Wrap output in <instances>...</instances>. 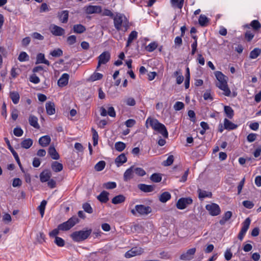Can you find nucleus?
Wrapping results in <instances>:
<instances>
[{
  "mask_svg": "<svg viewBox=\"0 0 261 261\" xmlns=\"http://www.w3.org/2000/svg\"><path fill=\"white\" fill-rule=\"evenodd\" d=\"M100 14L102 16H109L113 18L114 27L118 31L126 32L130 27L128 19L123 14L117 13L114 15L111 10L106 8L102 10Z\"/></svg>",
  "mask_w": 261,
  "mask_h": 261,
  "instance_id": "obj_1",
  "label": "nucleus"
},
{
  "mask_svg": "<svg viewBox=\"0 0 261 261\" xmlns=\"http://www.w3.org/2000/svg\"><path fill=\"white\" fill-rule=\"evenodd\" d=\"M149 123L151 128L161 134L165 138H168V132L164 124L160 123L156 119L148 117L146 121V127Z\"/></svg>",
  "mask_w": 261,
  "mask_h": 261,
  "instance_id": "obj_2",
  "label": "nucleus"
},
{
  "mask_svg": "<svg viewBox=\"0 0 261 261\" xmlns=\"http://www.w3.org/2000/svg\"><path fill=\"white\" fill-rule=\"evenodd\" d=\"M215 75L218 82L216 84V86L220 89L224 91V94L226 96L230 95L231 91L228 87L227 77L221 71H215Z\"/></svg>",
  "mask_w": 261,
  "mask_h": 261,
  "instance_id": "obj_3",
  "label": "nucleus"
},
{
  "mask_svg": "<svg viewBox=\"0 0 261 261\" xmlns=\"http://www.w3.org/2000/svg\"><path fill=\"white\" fill-rule=\"evenodd\" d=\"M92 231V229L86 228L85 230L74 231L70 234V237L74 242H80L88 238Z\"/></svg>",
  "mask_w": 261,
  "mask_h": 261,
  "instance_id": "obj_4",
  "label": "nucleus"
},
{
  "mask_svg": "<svg viewBox=\"0 0 261 261\" xmlns=\"http://www.w3.org/2000/svg\"><path fill=\"white\" fill-rule=\"evenodd\" d=\"M79 222V219L76 216H72L67 221L59 224L58 228L61 231H67Z\"/></svg>",
  "mask_w": 261,
  "mask_h": 261,
  "instance_id": "obj_5",
  "label": "nucleus"
},
{
  "mask_svg": "<svg viewBox=\"0 0 261 261\" xmlns=\"http://www.w3.org/2000/svg\"><path fill=\"white\" fill-rule=\"evenodd\" d=\"M152 211L151 208L149 206L143 204H138L135 206V209L131 210V213L134 215H136L137 213L140 215H147Z\"/></svg>",
  "mask_w": 261,
  "mask_h": 261,
  "instance_id": "obj_6",
  "label": "nucleus"
},
{
  "mask_svg": "<svg viewBox=\"0 0 261 261\" xmlns=\"http://www.w3.org/2000/svg\"><path fill=\"white\" fill-rule=\"evenodd\" d=\"M192 203L193 200L191 197H182L177 200L176 206L178 210H181L186 208L188 205Z\"/></svg>",
  "mask_w": 261,
  "mask_h": 261,
  "instance_id": "obj_7",
  "label": "nucleus"
},
{
  "mask_svg": "<svg viewBox=\"0 0 261 261\" xmlns=\"http://www.w3.org/2000/svg\"><path fill=\"white\" fill-rule=\"evenodd\" d=\"M251 219L249 218H246L244 221L242 223V226L240 231L238 238L240 241H242L244 236H245L249 227L250 225Z\"/></svg>",
  "mask_w": 261,
  "mask_h": 261,
  "instance_id": "obj_8",
  "label": "nucleus"
},
{
  "mask_svg": "<svg viewBox=\"0 0 261 261\" xmlns=\"http://www.w3.org/2000/svg\"><path fill=\"white\" fill-rule=\"evenodd\" d=\"M205 208L209 212V214L212 216H218L221 213L220 206L218 204L215 203L206 205Z\"/></svg>",
  "mask_w": 261,
  "mask_h": 261,
  "instance_id": "obj_9",
  "label": "nucleus"
},
{
  "mask_svg": "<svg viewBox=\"0 0 261 261\" xmlns=\"http://www.w3.org/2000/svg\"><path fill=\"white\" fill-rule=\"evenodd\" d=\"M84 10L86 14H100L102 12L100 6L88 5L84 7Z\"/></svg>",
  "mask_w": 261,
  "mask_h": 261,
  "instance_id": "obj_10",
  "label": "nucleus"
},
{
  "mask_svg": "<svg viewBox=\"0 0 261 261\" xmlns=\"http://www.w3.org/2000/svg\"><path fill=\"white\" fill-rule=\"evenodd\" d=\"M144 249L140 247H134L132 248L130 250L127 251L125 253V257L126 258H130L137 255H140L143 254Z\"/></svg>",
  "mask_w": 261,
  "mask_h": 261,
  "instance_id": "obj_11",
  "label": "nucleus"
},
{
  "mask_svg": "<svg viewBox=\"0 0 261 261\" xmlns=\"http://www.w3.org/2000/svg\"><path fill=\"white\" fill-rule=\"evenodd\" d=\"M111 55L110 53L106 51L101 54L98 57V65L97 69H98L101 64H106L110 60Z\"/></svg>",
  "mask_w": 261,
  "mask_h": 261,
  "instance_id": "obj_12",
  "label": "nucleus"
},
{
  "mask_svg": "<svg viewBox=\"0 0 261 261\" xmlns=\"http://www.w3.org/2000/svg\"><path fill=\"white\" fill-rule=\"evenodd\" d=\"M49 29L51 33L56 36H61L65 33V30L63 28L54 24H51Z\"/></svg>",
  "mask_w": 261,
  "mask_h": 261,
  "instance_id": "obj_13",
  "label": "nucleus"
},
{
  "mask_svg": "<svg viewBox=\"0 0 261 261\" xmlns=\"http://www.w3.org/2000/svg\"><path fill=\"white\" fill-rule=\"evenodd\" d=\"M196 252V248H193L188 249L186 252L182 253L180 256V259L184 260H190L193 258V256Z\"/></svg>",
  "mask_w": 261,
  "mask_h": 261,
  "instance_id": "obj_14",
  "label": "nucleus"
},
{
  "mask_svg": "<svg viewBox=\"0 0 261 261\" xmlns=\"http://www.w3.org/2000/svg\"><path fill=\"white\" fill-rule=\"evenodd\" d=\"M134 166H132L126 170L123 174V180L128 181L134 177Z\"/></svg>",
  "mask_w": 261,
  "mask_h": 261,
  "instance_id": "obj_15",
  "label": "nucleus"
},
{
  "mask_svg": "<svg viewBox=\"0 0 261 261\" xmlns=\"http://www.w3.org/2000/svg\"><path fill=\"white\" fill-rule=\"evenodd\" d=\"M69 79V75L68 73H63L58 81V86L61 87L66 86L68 83Z\"/></svg>",
  "mask_w": 261,
  "mask_h": 261,
  "instance_id": "obj_16",
  "label": "nucleus"
},
{
  "mask_svg": "<svg viewBox=\"0 0 261 261\" xmlns=\"http://www.w3.org/2000/svg\"><path fill=\"white\" fill-rule=\"evenodd\" d=\"M51 176V172L48 170L43 171L40 174V180L41 182H47L50 178Z\"/></svg>",
  "mask_w": 261,
  "mask_h": 261,
  "instance_id": "obj_17",
  "label": "nucleus"
},
{
  "mask_svg": "<svg viewBox=\"0 0 261 261\" xmlns=\"http://www.w3.org/2000/svg\"><path fill=\"white\" fill-rule=\"evenodd\" d=\"M51 139L49 136L45 135L39 139V144L43 147L47 146L50 143Z\"/></svg>",
  "mask_w": 261,
  "mask_h": 261,
  "instance_id": "obj_18",
  "label": "nucleus"
},
{
  "mask_svg": "<svg viewBox=\"0 0 261 261\" xmlns=\"http://www.w3.org/2000/svg\"><path fill=\"white\" fill-rule=\"evenodd\" d=\"M69 12L67 10H64L58 12V17L62 23H66L68 21Z\"/></svg>",
  "mask_w": 261,
  "mask_h": 261,
  "instance_id": "obj_19",
  "label": "nucleus"
},
{
  "mask_svg": "<svg viewBox=\"0 0 261 261\" xmlns=\"http://www.w3.org/2000/svg\"><path fill=\"white\" fill-rule=\"evenodd\" d=\"M245 27L249 29L251 27L254 31H256L261 28V24L258 20H253L249 24H246Z\"/></svg>",
  "mask_w": 261,
  "mask_h": 261,
  "instance_id": "obj_20",
  "label": "nucleus"
},
{
  "mask_svg": "<svg viewBox=\"0 0 261 261\" xmlns=\"http://www.w3.org/2000/svg\"><path fill=\"white\" fill-rule=\"evenodd\" d=\"M46 113L49 115H53L55 113L56 110L55 104L51 101H48L45 104Z\"/></svg>",
  "mask_w": 261,
  "mask_h": 261,
  "instance_id": "obj_21",
  "label": "nucleus"
},
{
  "mask_svg": "<svg viewBox=\"0 0 261 261\" xmlns=\"http://www.w3.org/2000/svg\"><path fill=\"white\" fill-rule=\"evenodd\" d=\"M109 194L108 192L103 191L97 196V198L100 202L106 203L109 201Z\"/></svg>",
  "mask_w": 261,
  "mask_h": 261,
  "instance_id": "obj_22",
  "label": "nucleus"
},
{
  "mask_svg": "<svg viewBox=\"0 0 261 261\" xmlns=\"http://www.w3.org/2000/svg\"><path fill=\"white\" fill-rule=\"evenodd\" d=\"M238 127V125L229 121L227 118L224 119V128L227 130H233Z\"/></svg>",
  "mask_w": 261,
  "mask_h": 261,
  "instance_id": "obj_23",
  "label": "nucleus"
},
{
  "mask_svg": "<svg viewBox=\"0 0 261 261\" xmlns=\"http://www.w3.org/2000/svg\"><path fill=\"white\" fill-rule=\"evenodd\" d=\"M138 188L142 191L146 193L151 192L154 190V186L144 184H140L138 185Z\"/></svg>",
  "mask_w": 261,
  "mask_h": 261,
  "instance_id": "obj_24",
  "label": "nucleus"
},
{
  "mask_svg": "<svg viewBox=\"0 0 261 261\" xmlns=\"http://www.w3.org/2000/svg\"><path fill=\"white\" fill-rule=\"evenodd\" d=\"M48 154L51 156L53 160H58L60 158V155L54 146H50L48 150Z\"/></svg>",
  "mask_w": 261,
  "mask_h": 261,
  "instance_id": "obj_25",
  "label": "nucleus"
},
{
  "mask_svg": "<svg viewBox=\"0 0 261 261\" xmlns=\"http://www.w3.org/2000/svg\"><path fill=\"white\" fill-rule=\"evenodd\" d=\"M127 158L124 153H122L118 155L115 159V163L117 167H119L123 164L126 163Z\"/></svg>",
  "mask_w": 261,
  "mask_h": 261,
  "instance_id": "obj_26",
  "label": "nucleus"
},
{
  "mask_svg": "<svg viewBox=\"0 0 261 261\" xmlns=\"http://www.w3.org/2000/svg\"><path fill=\"white\" fill-rule=\"evenodd\" d=\"M51 168L54 172H59L63 170V166L62 164L57 161H54L51 163Z\"/></svg>",
  "mask_w": 261,
  "mask_h": 261,
  "instance_id": "obj_27",
  "label": "nucleus"
},
{
  "mask_svg": "<svg viewBox=\"0 0 261 261\" xmlns=\"http://www.w3.org/2000/svg\"><path fill=\"white\" fill-rule=\"evenodd\" d=\"M224 112L226 116L230 119H231L234 115V111L232 108L229 106H225L224 107Z\"/></svg>",
  "mask_w": 261,
  "mask_h": 261,
  "instance_id": "obj_28",
  "label": "nucleus"
},
{
  "mask_svg": "<svg viewBox=\"0 0 261 261\" xmlns=\"http://www.w3.org/2000/svg\"><path fill=\"white\" fill-rule=\"evenodd\" d=\"M43 63L47 66L50 65L49 62L45 59L44 55L42 53H39L37 55L36 64Z\"/></svg>",
  "mask_w": 261,
  "mask_h": 261,
  "instance_id": "obj_29",
  "label": "nucleus"
},
{
  "mask_svg": "<svg viewBox=\"0 0 261 261\" xmlns=\"http://www.w3.org/2000/svg\"><path fill=\"white\" fill-rule=\"evenodd\" d=\"M29 122L30 124L35 128H39L40 126L38 123V118L36 116L31 115L29 118Z\"/></svg>",
  "mask_w": 261,
  "mask_h": 261,
  "instance_id": "obj_30",
  "label": "nucleus"
},
{
  "mask_svg": "<svg viewBox=\"0 0 261 261\" xmlns=\"http://www.w3.org/2000/svg\"><path fill=\"white\" fill-rule=\"evenodd\" d=\"M86 30V27L81 24H74L73 26V32L76 34H82Z\"/></svg>",
  "mask_w": 261,
  "mask_h": 261,
  "instance_id": "obj_31",
  "label": "nucleus"
},
{
  "mask_svg": "<svg viewBox=\"0 0 261 261\" xmlns=\"http://www.w3.org/2000/svg\"><path fill=\"white\" fill-rule=\"evenodd\" d=\"M138 37V32L136 31H133L128 35V39L126 42V46L128 47L132 43V42L136 39Z\"/></svg>",
  "mask_w": 261,
  "mask_h": 261,
  "instance_id": "obj_32",
  "label": "nucleus"
},
{
  "mask_svg": "<svg viewBox=\"0 0 261 261\" xmlns=\"http://www.w3.org/2000/svg\"><path fill=\"white\" fill-rule=\"evenodd\" d=\"M126 199L125 197L121 194L118 195L117 196H115L112 199V203L114 204H120L125 201Z\"/></svg>",
  "mask_w": 261,
  "mask_h": 261,
  "instance_id": "obj_33",
  "label": "nucleus"
},
{
  "mask_svg": "<svg viewBox=\"0 0 261 261\" xmlns=\"http://www.w3.org/2000/svg\"><path fill=\"white\" fill-rule=\"evenodd\" d=\"M171 198V194L168 192L162 193L159 196V200L162 203H165Z\"/></svg>",
  "mask_w": 261,
  "mask_h": 261,
  "instance_id": "obj_34",
  "label": "nucleus"
},
{
  "mask_svg": "<svg viewBox=\"0 0 261 261\" xmlns=\"http://www.w3.org/2000/svg\"><path fill=\"white\" fill-rule=\"evenodd\" d=\"M33 141L30 139H25L21 142V146L23 148L29 149L33 145Z\"/></svg>",
  "mask_w": 261,
  "mask_h": 261,
  "instance_id": "obj_35",
  "label": "nucleus"
},
{
  "mask_svg": "<svg viewBox=\"0 0 261 261\" xmlns=\"http://www.w3.org/2000/svg\"><path fill=\"white\" fill-rule=\"evenodd\" d=\"M10 97L12 99L13 103L17 104L19 102L20 96L17 92L13 91L10 93Z\"/></svg>",
  "mask_w": 261,
  "mask_h": 261,
  "instance_id": "obj_36",
  "label": "nucleus"
},
{
  "mask_svg": "<svg viewBox=\"0 0 261 261\" xmlns=\"http://www.w3.org/2000/svg\"><path fill=\"white\" fill-rule=\"evenodd\" d=\"M209 20L204 15L201 14L198 19V22L200 26L205 27L207 25Z\"/></svg>",
  "mask_w": 261,
  "mask_h": 261,
  "instance_id": "obj_37",
  "label": "nucleus"
},
{
  "mask_svg": "<svg viewBox=\"0 0 261 261\" xmlns=\"http://www.w3.org/2000/svg\"><path fill=\"white\" fill-rule=\"evenodd\" d=\"M184 0H171L172 6L174 8L181 9L184 5Z\"/></svg>",
  "mask_w": 261,
  "mask_h": 261,
  "instance_id": "obj_38",
  "label": "nucleus"
},
{
  "mask_svg": "<svg viewBox=\"0 0 261 261\" xmlns=\"http://www.w3.org/2000/svg\"><path fill=\"white\" fill-rule=\"evenodd\" d=\"M174 76L176 78V81L178 85H180L182 83L184 76L182 75L180 70L175 71L174 72Z\"/></svg>",
  "mask_w": 261,
  "mask_h": 261,
  "instance_id": "obj_39",
  "label": "nucleus"
},
{
  "mask_svg": "<svg viewBox=\"0 0 261 261\" xmlns=\"http://www.w3.org/2000/svg\"><path fill=\"white\" fill-rule=\"evenodd\" d=\"M261 53V49L259 48H255L250 53L249 58L252 59L257 58Z\"/></svg>",
  "mask_w": 261,
  "mask_h": 261,
  "instance_id": "obj_40",
  "label": "nucleus"
},
{
  "mask_svg": "<svg viewBox=\"0 0 261 261\" xmlns=\"http://www.w3.org/2000/svg\"><path fill=\"white\" fill-rule=\"evenodd\" d=\"M158 43L156 42L153 41L150 43L147 46L145 47V48L146 51L151 53L153 51L158 47Z\"/></svg>",
  "mask_w": 261,
  "mask_h": 261,
  "instance_id": "obj_41",
  "label": "nucleus"
},
{
  "mask_svg": "<svg viewBox=\"0 0 261 261\" xmlns=\"http://www.w3.org/2000/svg\"><path fill=\"white\" fill-rule=\"evenodd\" d=\"M198 197L200 199H203L206 197L211 198L212 197V193L211 192H207L206 191L199 190Z\"/></svg>",
  "mask_w": 261,
  "mask_h": 261,
  "instance_id": "obj_42",
  "label": "nucleus"
},
{
  "mask_svg": "<svg viewBox=\"0 0 261 261\" xmlns=\"http://www.w3.org/2000/svg\"><path fill=\"white\" fill-rule=\"evenodd\" d=\"M102 187L108 190L114 189L116 188L117 184L115 181H109L103 184Z\"/></svg>",
  "mask_w": 261,
  "mask_h": 261,
  "instance_id": "obj_43",
  "label": "nucleus"
},
{
  "mask_svg": "<svg viewBox=\"0 0 261 261\" xmlns=\"http://www.w3.org/2000/svg\"><path fill=\"white\" fill-rule=\"evenodd\" d=\"M47 204V201L45 200H43L38 206V209L40 212V214L41 216V217H43L44 215L45 206Z\"/></svg>",
  "mask_w": 261,
  "mask_h": 261,
  "instance_id": "obj_44",
  "label": "nucleus"
},
{
  "mask_svg": "<svg viewBox=\"0 0 261 261\" xmlns=\"http://www.w3.org/2000/svg\"><path fill=\"white\" fill-rule=\"evenodd\" d=\"M91 131L92 133V139L93 141V145L95 146L98 144L99 138L98 134L97 132L93 128H92Z\"/></svg>",
  "mask_w": 261,
  "mask_h": 261,
  "instance_id": "obj_45",
  "label": "nucleus"
},
{
  "mask_svg": "<svg viewBox=\"0 0 261 261\" xmlns=\"http://www.w3.org/2000/svg\"><path fill=\"white\" fill-rule=\"evenodd\" d=\"M18 60L20 62L27 61L29 60V56L27 54V53H25L24 51H22L20 53V54L18 57Z\"/></svg>",
  "mask_w": 261,
  "mask_h": 261,
  "instance_id": "obj_46",
  "label": "nucleus"
},
{
  "mask_svg": "<svg viewBox=\"0 0 261 261\" xmlns=\"http://www.w3.org/2000/svg\"><path fill=\"white\" fill-rule=\"evenodd\" d=\"M105 162L103 161H100L95 165V169L97 171H100L105 168Z\"/></svg>",
  "mask_w": 261,
  "mask_h": 261,
  "instance_id": "obj_47",
  "label": "nucleus"
},
{
  "mask_svg": "<svg viewBox=\"0 0 261 261\" xmlns=\"http://www.w3.org/2000/svg\"><path fill=\"white\" fill-rule=\"evenodd\" d=\"M50 55L54 57H60L63 55V51L60 48L55 49L50 53Z\"/></svg>",
  "mask_w": 261,
  "mask_h": 261,
  "instance_id": "obj_48",
  "label": "nucleus"
},
{
  "mask_svg": "<svg viewBox=\"0 0 261 261\" xmlns=\"http://www.w3.org/2000/svg\"><path fill=\"white\" fill-rule=\"evenodd\" d=\"M82 207L84 211L88 214H92L93 212V208L91 205L88 202L83 203Z\"/></svg>",
  "mask_w": 261,
  "mask_h": 261,
  "instance_id": "obj_49",
  "label": "nucleus"
},
{
  "mask_svg": "<svg viewBox=\"0 0 261 261\" xmlns=\"http://www.w3.org/2000/svg\"><path fill=\"white\" fill-rule=\"evenodd\" d=\"M254 36V33L250 30L247 31L244 35V37L248 42L251 41L253 39Z\"/></svg>",
  "mask_w": 261,
  "mask_h": 261,
  "instance_id": "obj_50",
  "label": "nucleus"
},
{
  "mask_svg": "<svg viewBox=\"0 0 261 261\" xmlns=\"http://www.w3.org/2000/svg\"><path fill=\"white\" fill-rule=\"evenodd\" d=\"M126 147L125 143L122 142H118L115 143V147L116 150L118 151H123Z\"/></svg>",
  "mask_w": 261,
  "mask_h": 261,
  "instance_id": "obj_51",
  "label": "nucleus"
},
{
  "mask_svg": "<svg viewBox=\"0 0 261 261\" xmlns=\"http://www.w3.org/2000/svg\"><path fill=\"white\" fill-rule=\"evenodd\" d=\"M150 179L153 182H159L161 181L162 177L159 173H153L151 175Z\"/></svg>",
  "mask_w": 261,
  "mask_h": 261,
  "instance_id": "obj_52",
  "label": "nucleus"
},
{
  "mask_svg": "<svg viewBox=\"0 0 261 261\" xmlns=\"http://www.w3.org/2000/svg\"><path fill=\"white\" fill-rule=\"evenodd\" d=\"M134 172L139 176H143L146 174L145 171L142 168L136 167L134 168Z\"/></svg>",
  "mask_w": 261,
  "mask_h": 261,
  "instance_id": "obj_53",
  "label": "nucleus"
},
{
  "mask_svg": "<svg viewBox=\"0 0 261 261\" xmlns=\"http://www.w3.org/2000/svg\"><path fill=\"white\" fill-rule=\"evenodd\" d=\"M174 161V156L173 155H169L166 160L164 161L163 163V165L164 166H169L172 164Z\"/></svg>",
  "mask_w": 261,
  "mask_h": 261,
  "instance_id": "obj_54",
  "label": "nucleus"
},
{
  "mask_svg": "<svg viewBox=\"0 0 261 261\" xmlns=\"http://www.w3.org/2000/svg\"><path fill=\"white\" fill-rule=\"evenodd\" d=\"M55 243L59 247H63L65 245V241L59 237H56L55 240Z\"/></svg>",
  "mask_w": 261,
  "mask_h": 261,
  "instance_id": "obj_55",
  "label": "nucleus"
},
{
  "mask_svg": "<svg viewBox=\"0 0 261 261\" xmlns=\"http://www.w3.org/2000/svg\"><path fill=\"white\" fill-rule=\"evenodd\" d=\"M76 42V37L75 35H71L67 37V42L68 45H72Z\"/></svg>",
  "mask_w": 261,
  "mask_h": 261,
  "instance_id": "obj_56",
  "label": "nucleus"
},
{
  "mask_svg": "<svg viewBox=\"0 0 261 261\" xmlns=\"http://www.w3.org/2000/svg\"><path fill=\"white\" fill-rule=\"evenodd\" d=\"M102 74L98 72H95L91 76V79L92 81L99 80L102 78Z\"/></svg>",
  "mask_w": 261,
  "mask_h": 261,
  "instance_id": "obj_57",
  "label": "nucleus"
},
{
  "mask_svg": "<svg viewBox=\"0 0 261 261\" xmlns=\"http://www.w3.org/2000/svg\"><path fill=\"white\" fill-rule=\"evenodd\" d=\"M13 133L16 137H21L23 135V131L20 127H16L14 128Z\"/></svg>",
  "mask_w": 261,
  "mask_h": 261,
  "instance_id": "obj_58",
  "label": "nucleus"
},
{
  "mask_svg": "<svg viewBox=\"0 0 261 261\" xmlns=\"http://www.w3.org/2000/svg\"><path fill=\"white\" fill-rule=\"evenodd\" d=\"M184 103L181 101H177L174 105V109L176 111H180L184 108Z\"/></svg>",
  "mask_w": 261,
  "mask_h": 261,
  "instance_id": "obj_59",
  "label": "nucleus"
},
{
  "mask_svg": "<svg viewBox=\"0 0 261 261\" xmlns=\"http://www.w3.org/2000/svg\"><path fill=\"white\" fill-rule=\"evenodd\" d=\"M31 36L34 39L39 40H43L44 38V36L38 32H34L32 34Z\"/></svg>",
  "mask_w": 261,
  "mask_h": 261,
  "instance_id": "obj_60",
  "label": "nucleus"
},
{
  "mask_svg": "<svg viewBox=\"0 0 261 261\" xmlns=\"http://www.w3.org/2000/svg\"><path fill=\"white\" fill-rule=\"evenodd\" d=\"M125 125L127 127H132L136 123V121L134 119H129L125 122Z\"/></svg>",
  "mask_w": 261,
  "mask_h": 261,
  "instance_id": "obj_61",
  "label": "nucleus"
},
{
  "mask_svg": "<svg viewBox=\"0 0 261 261\" xmlns=\"http://www.w3.org/2000/svg\"><path fill=\"white\" fill-rule=\"evenodd\" d=\"M203 98L204 100H213V97L211 95L210 90H206L203 94Z\"/></svg>",
  "mask_w": 261,
  "mask_h": 261,
  "instance_id": "obj_62",
  "label": "nucleus"
},
{
  "mask_svg": "<svg viewBox=\"0 0 261 261\" xmlns=\"http://www.w3.org/2000/svg\"><path fill=\"white\" fill-rule=\"evenodd\" d=\"M257 135L254 133H250L247 137V140L249 142H253L256 139Z\"/></svg>",
  "mask_w": 261,
  "mask_h": 261,
  "instance_id": "obj_63",
  "label": "nucleus"
},
{
  "mask_svg": "<svg viewBox=\"0 0 261 261\" xmlns=\"http://www.w3.org/2000/svg\"><path fill=\"white\" fill-rule=\"evenodd\" d=\"M107 115H109L110 117H115L116 112L114 108L113 107H110L108 109Z\"/></svg>",
  "mask_w": 261,
  "mask_h": 261,
  "instance_id": "obj_64",
  "label": "nucleus"
}]
</instances>
